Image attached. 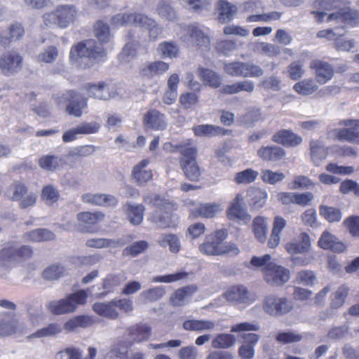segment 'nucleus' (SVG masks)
<instances>
[{
	"label": "nucleus",
	"instance_id": "13",
	"mask_svg": "<svg viewBox=\"0 0 359 359\" xmlns=\"http://www.w3.org/2000/svg\"><path fill=\"white\" fill-rule=\"evenodd\" d=\"M67 103L66 111L69 114L76 117H81L82 109L87 107V98L74 90H67L58 98V103Z\"/></svg>",
	"mask_w": 359,
	"mask_h": 359
},
{
	"label": "nucleus",
	"instance_id": "27",
	"mask_svg": "<svg viewBox=\"0 0 359 359\" xmlns=\"http://www.w3.org/2000/svg\"><path fill=\"white\" fill-rule=\"evenodd\" d=\"M82 200L85 203L104 207H114L118 204V200L114 196L107 194H86L83 195Z\"/></svg>",
	"mask_w": 359,
	"mask_h": 359
},
{
	"label": "nucleus",
	"instance_id": "54",
	"mask_svg": "<svg viewBox=\"0 0 359 359\" xmlns=\"http://www.w3.org/2000/svg\"><path fill=\"white\" fill-rule=\"evenodd\" d=\"M148 161L142 160L137 165H136L133 170V177L135 180H151L153 177L152 172L151 170L145 169Z\"/></svg>",
	"mask_w": 359,
	"mask_h": 359
},
{
	"label": "nucleus",
	"instance_id": "2",
	"mask_svg": "<svg viewBox=\"0 0 359 359\" xmlns=\"http://www.w3.org/2000/svg\"><path fill=\"white\" fill-rule=\"evenodd\" d=\"M227 236V230L224 229L212 231L208 234L204 241L199 245V251L203 255L208 256L237 255L240 252L237 245L231 242H224Z\"/></svg>",
	"mask_w": 359,
	"mask_h": 359
},
{
	"label": "nucleus",
	"instance_id": "46",
	"mask_svg": "<svg viewBox=\"0 0 359 359\" xmlns=\"http://www.w3.org/2000/svg\"><path fill=\"white\" fill-rule=\"evenodd\" d=\"M236 343V337L231 334H217L212 340V346L216 349H226Z\"/></svg>",
	"mask_w": 359,
	"mask_h": 359
},
{
	"label": "nucleus",
	"instance_id": "25",
	"mask_svg": "<svg viewBox=\"0 0 359 359\" xmlns=\"http://www.w3.org/2000/svg\"><path fill=\"white\" fill-rule=\"evenodd\" d=\"M188 33L191 38L192 44L202 50H208L210 49V39L196 25H189Z\"/></svg>",
	"mask_w": 359,
	"mask_h": 359
},
{
	"label": "nucleus",
	"instance_id": "38",
	"mask_svg": "<svg viewBox=\"0 0 359 359\" xmlns=\"http://www.w3.org/2000/svg\"><path fill=\"white\" fill-rule=\"evenodd\" d=\"M318 5L319 10L312 11V13L315 15L318 22H323L324 17L327 15L325 11L340 8L343 6V1L341 0H321Z\"/></svg>",
	"mask_w": 359,
	"mask_h": 359
},
{
	"label": "nucleus",
	"instance_id": "22",
	"mask_svg": "<svg viewBox=\"0 0 359 359\" xmlns=\"http://www.w3.org/2000/svg\"><path fill=\"white\" fill-rule=\"evenodd\" d=\"M243 344L238 348V355L242 359H252L255 355V346L259 336L255 333H244L241 335Z\"/></svg>",
	"mask_w": 359,
	"mask_h": 359
},
{
	"label": "nucleus",
	"instance_id": "62",
	"mask_svg": "<svg viewBox=\"0 0 359 359\" xmlns=\"http://www.w3.org/2000/svg\"><path fill=\"white\" fill-rule=\"evenodd\" d=\"M257 49L260 53L269 57L277 56L280 53V47L276 44L262 42L257 45Z\"/></svg>",
	"mask_w": 359,
	"mask_h": 359
},
{
	"label": "nucleus",
	"instance_id": "52",
	"mask_svg": "<svg viewBox=\"0 0 359 359\" xmlns=\"http://www.w3.org/2000/svg\"><path fill=\"white\" fill-rule=\"evenodd\" d=\"M303 339V336L295 332H280L276 336V341L281 344L297 343Z\"/></svg>",
	"mask_w": 359,
	"mask_h": 359
},
{
	"label": "nucleus",
	"instance_id": "41",
	"mask_svg": "<svg viewBox=\"0 0 359 359\" xmlns=\"http://www.w3.org/2000/svg\"><path fill=\"white\" fill-rule=\"evenodd\" d=\"M250 205L254 209H260L266 203L267 199L266 193L259 188H251L248 191Z\"/></svg>",
	"mask_w": 359,
	"mask_h": 359
},
{
	"label": "nucleus",
	"instance_id": "60",
	"mask_svg": "<svg viewBox=\"0 0 359 359\" xmlns=\"http://www.w3.org/2000/svg\"><path fill=\"white\" fill-rule=\"evenodd\" d=\"M148 248V243L145 241H140L135 242L131 245L126 248L123 251L124 256L130 255L132 257H136L138 255L142 253Z\"/></svg>",
	"mask_w": 359,
	"mask_h": 359
},
{
	"label": "nucleus",
	"instance_id": "51",
	"mask_svg": "<svg viewBox=\"0 0 359 359\" xmlns=\"http://www.w3.org/2000/svg\"><path fill=\"white\" fill-rule=\"evenodd\" d=\"M319 211L320 215L329 222H339L341 219V212L338 208L321 205Z\"/></svg>",
	"mask_w": 359,
	"mask_h": 359
},
{
	"label": "nucleus",
	"instance_id": "14",
	"mask_svg": "<svg viewBox=\"0 0 359 359\" xmlns=\"http://www.w3.org/2000/svg\"><path fill=\"white\" fill-rule=\"evenodd\" d=\"M105 215L100 212H81L76 218L83 233H94L99 231V224L104 220Z\"/></svg>",
	"mask_w": 359,
	"mask_h": 359
},
{
	"label": "nucleus",
	"instance_id": "9",
	"mask_svg": "<svg viewBox=\"0 0 359 359\" xmlns=\"http://www.w3.org/2000/svg\"><path fill=\"white\" fill-rule=\"evenodd\" d=\"M293 308L294 305L291 300L274 294L266 295L262 302L264 311L273 317L287 315L293 310Z\"/></svg>",
	"mask_w": 359,
	"mask_h": 359
},
{
	"label": "nucleus",
	"instance_id": "63",
	"mask_svg": "<svg viewBox=\"0 0 359 359\" xmlns=\"http://www.w3.org/2000/svg\"><path fill=\"white\" fill-rule=\"evenodd\" d=\"M64 272L65 269L62 266L53 264L43 271L42 276L46 280H53L60 278Z\"/></svg>",
	"mask_w": 359,
	"mask_h": 359
},
{
	"label": "nucleus",
	"instance_id": "33",
	"mask_svg": "<svg viewBox=\"0 0 359 359\" xmlns=\"http://www.w3.org/2000/svg\"><path fill=\"white\" fill-rule=\"evenodd\" d=\"M243 205V196L241 194H237L226 211L228 218L229 219H245L248 215Z\"/></svg>",
	"mask_w": 359,
	"mask_h": 359
},
{
	"label": "nucleus",
	"instance_id": "8",
	"mask_svg": "<svg viewBox=\"0 0 359 359\" xmlns=\"http://www.w3.org/2000/svg\"><path fill=\"white\" fill-rule=\"evenodd\" d=\"M78 16V9L73 5L58 6L54 11L43 15V22L46 26L57 25L66 28L74 22Z\"/></svg>",
	"mask_w": 359,
	"mask_h": 359
},
{
	"label": "nucleus",
	"instance_id": "39",
	"mask_svg": "<svg viewBox=\"0 0 359 359\" xmlns=\"http://www.w3.org/2000/svg\"><path fill=\"white\" fill-rule=\"evenodd\" d=\"M62 331L61 325L57 323H49L47 326L42 327L35 332L27 337L28 340H32L34 338H44L55 337L60 334Z\"/></svg>",
	"mask_w": 359,
	"mask_h": 359
},
{
	"label": "nucleus",
	"instance_id": "37",
	"mask_svg": "<svg viewBox=\"0 0 359 359\" xmlns=\"http://www.w3.org/2000/svg\"><path fill=\"white\" fill-rule=\"evenodd\" d=\"M2 316L3 318L0 320V336L6 337L15 334L18 327L15 315L4 312Z\"/></svg>",
	"mask_w": 359,
	"mask_h": 359
},
{
	"label": "nucleus",
	"instance_id": "17",
	"mask_svg": "<svg viewBox=\"0 0 359 359\" xmlns=\"http://www.w3.org/2000/svg\"><path fill=\"white\" fill-rule=\"evenodd\" d=\"M22 65V57L16 52H6L0 57V69L5 76H9L18 72Z\"/></svg>",
	"mask_w": 359,
	"mask_h": 359
},
{
	"label": "nucleus",
	"instance_id": "31",
	"mask_svg": "<svg viewBox=\"0 0 359 359\" xmlns=\"http://www.w3.org/2000/svg\"><path fill=\"white\" fill-rule=\"evenodd\" d=\"M95 320L91 316L86 315H79L69 319L63 325L67 332H72L78 328H86L92 326Z\"/></svg>",
	"mask_w": 359,
	"mask_h": 359
},
{
	"label": "nucleus",
	"instance_id": "5",
	"mask_svg": "<svg viewBox=\"0 0 359 359\" xmlns=\"http://www.w3.org/2000/svg\"><path fill=\"white\" fill-rule=\"evenodd\" d=\"M285 250L291 255H304V257H295L292 261L296 265L306 266L309 264L314 257L308 255L311 250V238L306 232H302L285 245Z\"/></svg>",
	"mask_w": 359,
	"mask_h": 359
},
{
	"label": "nucleus",
	"instance_id": "45",
	"mask_svg": "<svg viewBox=\"0 0 359 359\" xmlns=\"http://www.w3.org/2000/svg\"><path fill=\"white\" fill-rule=\"evenodd\" d=\"M25 239L32 242H43L55 238V234L46 229H37L25 234Z\"/></svg>",
	"mask_w": 359,
	"mask_h": 359
},
{
	"label": "nucleus",
	"instance_id": "43",
	"mask_svg": "<svg viewBox=\"0 0 359 359\" xmlns=\"http://www.w3.org/2000/svg\"><path fill=\"white\" fill-rule=\"evenodd\" d=\"M350 289L346 285H341L332 294L330 306L331 309H338L343 306L349 294Z\"/></svg>",
	"mask_w": 359,
	"mask_h": 359
},
{
	"label": "nucleus",
	"instance_id": "24",
	"mask_svg": "<svg viewBox=\"0 0 359 359\" xmlns=\"http://www.w3.org/2000/svg\"><path fill=\"white\" fill-rule=\"evenodd\" d=\"M85 89L88 96L95 99L107 100L114 96V93L110 90L105 82H100L97 84L88 83L85 86Z\"/></svg>",
	"mask_w": 359,
	"mask_h": 359
},
{
	"label": "nucleus",
	"instance_id": "42",
	"mask_svg": "<svg viewBox=\"0 0 359 359\" xmlns=\"http://www.w3.org/2000/svg\"><path fill=\"white\" fill-rule=\"evenodd\" d=\"M138 18L137 25L147 29L151 39H156L158 36L161 33V29L158 27L157 23L154 20L143 14H141L140 17Z\"/></svg>",
	"mask_w": 359,
	"mask_h": 359
},
{
	"label": "nucleus",
	"instance_id": "56",
	"mask_svg": "<svg viewBox=\"0 0 359 359\" xmlns=\"http://www.w3.org/2000/svg\"><path fill=\"white\" fill-rule=\"evenodd\" d=\"M95 36L101 43H107L110 39L109 27L102 20H98L94 27Z\"/></svg>",
	"mask_w": 359,
	"mask_h": 359
},
{
	"label": "nucleus",
	"instance_id": "12",
	"mask_svg": "<svg viewBox=\"0 0 359 359\" xmlns=\"http://www.w3.org/2000/svg\"><path fill=\"white\" fill-rule=\"evenodd\" d=\"M224 71L227 74L236 77H259L264 73L259 65L240 61L225 63Z\"/></svg>",
	"mask_w": 359,
	"mask_h": 359
},
{
	"label": "nucleus",
	"instance_id": "20",
	"mask_svg": "<svg viewBox=\"0 0 359 359\" xmlns=\"http://www.w3.org/2000/svg\"><path fill=\"white\" fill-rule=\"evenodd\" d=\"M144 126L154 130H164L168 126L165 116L156 109L148 111L143 117Z\"/></svg>",
	"mask_w": 359,
	"mask_h": 359
},
{
	"label": "nucleus",
	"instance_id": "50",
	"mask_svg": "<svg viewBox=\"0 0 359 359\" xmlns=\"http://www.w3.org/2000/svg\"><path fill=\"white\" fill-rule=\"evenodd\" d=\"M140 13H118L111 18V24L116 26L135 25H137L138 22V17H140Z\"/></svg>",
	"mask_w": 359,
	"mask_h": 359
},
{
	"label": "nucleus",
	"instance_id": "64",
	"mask_svg": "<svg viewBox=\"0 0 359 359\" xmlns=\"http://www.w3.org/2000/svg\"><path fill=\"white\" fill-rule=\"evenodd\" d=\"M352 236H359V216L352 215L343 222Z\"/></svg>",
	"mask_w": 359,
	"mask_h": 359
},
{
	"label": "nucleus",
	"instance_id": "55",
	"mask_svg": "<svg viewBox=\"0 0 359 359\" xmlns=\"http://www.w3.org/2000/svg\"><path fill=\"white\" fill-rule=\"evenodd\" d=\"M165 294V289L162 286L154 287L144 290L141 297L147 302H154L161 299Z\"/></svg>",
	"mask_w": 359,
	"mask_h": 359
},
{
	"label": "nucleus",
	"instance_id": "4",
	"mask_svg": "<svg viewBox=\"0 0 359 359\" xmlns=\"http://www.w3.org/2000/svg\"><path fill=\"white\" fill-rule=\"evenodd\" d=\"M105 56L103 47L97 44L93 39H86L74 45L69 52V58L77 61L79 59L86 60L88 66Z\"/></svg>",
	"mask_w": 359,
	"mask_h": 359
},
{
	"label": "nucleus",
	"instance_id": "28",
	"mask_svg": "<svg viewBox=\"0 0 359 359\" xmlns=\"http://www.w3.org/2000/svg\"><path fill=\"white\" fill-rule=\"evenodd\" d=\"M169 65L163 61L147 62L142 66L140 74L142 76L152 79L168 71Z\"/></svg>",
	"mask_w": 359,
	"mask_h": 359
},
{
	"label": "nucleus",
	"instance_id": "19",
	"mask_svg": "<svg viewBox=\"0 0 359 359\" xmlns=\"http://www.w3.org/2000/svg\"><path fill=\"white\" fill-rule=\"evenodd\" d=\"M11 199L19 201L20 208L25 209L35 205L37 196L35 193L29 191L24 184H19L13 187Z\"/></svg>",
	"mask_w": 359,
	"mask_h": 359
},
{
	"label": "nucleus",
	"instance_id": "16",
	"mask_svg": "<svg viewBox=\"0 0 359 359\" xmlns=\"http://www.w3.org/2000/svg\"><path fill=\"white\" fill-rule=\"evenodd\" d=\"M346 128L334 129L338 140L359 144V119H346L339 122Z\"/></svg>",
	"mask_w": 359,
	"mask_h": 359
},
{
	"label": "nucleus",
	"instance_id": "40",
	"mask_svg": "<svg viewBox=\"0 0 359 359\" xmlns=\"http://www.w3.org/2000/svg\"><path fill=\"white\" fill-rule=\"evenodd\" d=\"M219 16L218 20L221 23H225L233 20L237 13V7L230 4L226 1H219L218 3Z\"/></svg>",
	"mask_w": 359,
	"mask_h": 359
},
{
	"label": "nucleus",
	"instance_id": "26",
	"mask_svg": "<svg viewBox=\"0 0 359 359\" xmlns=\"http://www.w3.org/2000/svg\"><path fill=\"white\" fill-rule=\"evenodd\" d=\"M215 327V321L204 319H187L182 323V328L189 332L212 331Z\"/></svg>",
	"mask_w": 359,
	"mask_h": 359
},
{
	"label": "nucleus",
	"instance_id": "15",
	"mask_svg": "<svg viewBox=\"0 0 359 359\" xmlns=\"http://www.w3.org/2000/svg\"><path fill=\"white\" fill-rule=\"evenodd\" d=\"M262 271L265 280L269 284L282 285L290 278L289 270L274 262L268 263Z\"/></svg>",
	"mask_w": 359,
	"mask_h": 359
},
{
	"label": "nucleus",
	"instance_id": "21",
	"mask_svg": "<svg viewBox=\"0 0 359 359\" xmlns=\"http://www.w3.org/2000/svg\"><path fill=\"white\" fill-rule=\"evenodd\" d=\"M310 68L315 70L316 81L323 85L332 79L334 69L331 65L320 60H313L310 64Z\"/></svg>",
	"mask_w": 359,
	"mask_h": 359
},
{
	"label": "nucleus",
	"instance_id": "36",
	"mask_svg": "<svg viewBox=\"0 0 359 359\" xmlns=\"http://www.w3.org/2000/svg\"><path fill=\"white\" fill-rule=\"evenodd\" d=\"M128 42L122 49L121 53L118 55V60L121 62H129L132 59L136 56L135 47L139 45V41L135 39L131 32H129L128 35Z\"/></svg>",
	"mask_w": 359,
	"mask_h": 359
},
{
	"label": "nucleus",
	"instance_id": "29",
	"mask_svg": "<svg viewBox=\"0 0 359 359\" xmlns=\"http://www.w3.org/2000/svg\"><path fill=\"white\" fill-rule=\"evenodd\" d=\"M272 140L285 147H296L301 144L302 139L290 130H281L273 135Z\"/></svg>",
	"mask_w": 359,
	"mask_h": 359
},
{
	"label": "nucleus",
	"instance_id": "7",
	"mask_svg": "<svg viewBox=\"0 0 359 359\" xmlns=\"http://www.w3.org/2000/svg\"><path fill=\"white\" fill-rule=\"evenodd\" d=\"M87 298V292L84 290H80L67 295L66 298L50 302L47 309L53 315L73 313L79 305H83L86 303Z\"/></svg>",
	"mask_w": 359,
	"mask_h": 359
},
{
	"label": "nucleus",
	"instance_id": "58",
	"mask_svg": "<svg viewBox=\"0 0 359 359\" xmlns=\"http://www.w3.org/2000/svg\"><path fill=\"white\" fill-rule=\"evenodd\" d=\"M62 164V160L58 156L51 155L46 156L40 158V166L48 170H55Z\"/></svg>",
	"mask_w": 359,
	"mask_h": 359
},
{
	"label": "nucleus",
	"instance_id": "11",
	"mask_svg": "<svg viewBox=\"0 0 359 359\" xmlns=\"http://www.w3.org/2000/svg\"><path fill=\"white\" fill-rule=\"evenodd\" d=\"M224 298L235 306L243 308L252 304L256 300V294L251 292L243 285H234L230 286L223 294Z\"/></svg>",
	"mask_w": 359,
	"mask_h": 359
},
{
	"label": "nucleus",
	"instance_id": "61",
	"mask_svg": "<svg viewBox=\"0 0 359 359\" xmlns=\"http://www.w3.org/2000/svg\"><path fill=\"white\" fill-rule=\"evenodd\" d=\"M119 242L111 239L97 238H90L86 241V245L92 248H104L109 247H115Z\"/></svg>",
	"mask_w": 359,
	"mask_h": 359
},
{
	"label": "nucleus",
	"instance_id": "3",
	"mask_svg": "<svg viewBox=\"0 0 359 359\" xmlns=\"http://www.w3.org/2000/svg\"><path fill=\"white\" fill-rule=\"evenodd\" d=\"M144 201L154 209L151 216L154 222L159 223L163 228L170 226V220L177 209L176 203L158 194L147 196Z\"/></svg>",
	"mask_w": 359,
	"mask_h": 359
},
{
	"label": "nucleus",
	"instance_id": "47",
	"mask_svg": "<svg viewBox=\"0 0 359 359\" xmlns=\"http://www.w3.org/2000/svg\"><path fill=\"white\" fill-rule=\"evenodd\" d=\"M252 231L257 240L264 243L266 240L267 225L263 217H255L252 222Z\"/></svg>",
	"mask_w": 359,
	"mask_h": 359
},
{
	"label": "nucleus",
	"instance_id": "53",
	"mask_svg": "<svg viewBox=\"0 0 359 359\" xmlns=\"http://www.w3.org/2000/svg\"><path fill=\"white\" fill-rule=\"evenodd\" d=\"M122 283L118 274H109L102 280V288L106 294L114 292Z\"/></svg>",
	"mask_w": 359,
	"mask_h": 359
},
{
	"label": "nucleus",
	"instance_id": "59",
	"mask_svg": "<svg viewBox=\"0 0 359 359\" xmlns=\"http://www.w3.org/2000/svg\"><path fill=\"white\" fill-rule=\"evenodd\" d=\"M219 211V205L212 203L201 205L196 210L198 216L205 218H212Z\"/></svg>",
	"mask_w": 359,
	"mask_h": 359
},
{
	"label": "nucleus",
	"instance_id": "30",
	"mask_svg": "<svg viewBox=\"0 0 359 359\" xmlns=\"http://www.w3.org/2000/svg\"><path fill=\"white\" fill-rule=\"evenodd\" d=\"M196 74L206 86L217 88L222 85V79L221 76L212 69L198 67Z\"/></svg>",
	"mask_w": 359,
	"mask_h": 359
},
{
	"label": "nucleus",
	"instance_id": "6",
	"mask_svg": "<svg viewBox=\"0 0 359 359\" xmlns=\"http://www.w3.org/2000/svg\"><path fill=\"white\" fill-rule=\"evenodd\" d=\"M93 311L99 316L109 320H116L118 311L129 313L133 311V302L128 298L112 299L107 302H96L93 305Z\"/></svg>",
	"mask_w": 359,
	"mask_h": 359
},
{
	"label": "nucleus",
	"instance_id": "57",
	"mask_svg": "<svg viewBox=\"0 0 359 359\" xmlns=\"http://www.w3.org/2000/svg\"><path fill=\"white\" fill-rule=\"evenodd\" d=\"M158 50L162 57L173 58L177 56L178 47L175 43L164 41L159 44Z\"/></svg>",
	"mask_w": 359,
	"mask_h": 359
},
{
	"label": "nucleus",
	"instance_id": "35",
	"mask_svg": "<svg viewBox=\"0 0 359 359\" xmlns=\"http://www.w3.org/2000/svg\"><path fill=\"white\" fill-rule=\"evenodd\" d=\"M123 210L131 224L137 226L142 222L145 210L143 205L126 203L123 205Z\"/></svg>",
	"mask_w": 359,
	"mask_h": 359
},
{
	"label": "nucleus",
	"instance_id": "18",
	"mask_svg": "<svg viewBox=\"0 0 359 359\" xmlns=\"http://www.w3.org/2000/svg\"><path fill=\"white\" fill-rule=\"evenodd\" d=\"M327 22H334V24H343L339 25L341 29H344L345 25L351 27L359 23V12L354 10H340L338 12L328 15ZM341 32H344L341 30Z\"/></svg>",
	"mask_w": 359,
	"mask_h": 359
},
{
	"label": "nucleus",
	"instance_id": "44",
	"mask_svg": "<svg viewBox=\"0 0 359 359\" xmlns=\"http://www.w3.org/2000/svg\"><path fill=\"white\" fill-rule=\"evenodd\" d=\"M197 290V287L188 285L177 290L170 298V302L174 306H181L184 304L187 297H191Z\"/></svg>",
	"mask_w": 359,
	"mask_h": 359
},
{
	"label": "nucleus",
	"instance_id": "32",
	"mask_svg": "<svg viewBox=\"0 0 359 359\" xmlns=\"http://www.w3.org/2000/svg\"><path fill=\"white\" fill-rule=\"evenodd\" d=\"M257 156L266 161H278L285 156V151L278 146L262 147L257 150Z\"/></svg>",
	"mask_w": 359,
	"mask_h": 359
},
{
	"label": "nucleus",
	"instance_id": "23",
	"mask_svg": "<svg viewBox=\"0 0 359 359\" xmlns=\"http://www.w3.org/2000/svg\"><path fill=\"white\" fill-rule=\"evenodd\" d=\"M318 245L323 250H330L332 252L341 253L346 249L344 243L331 233L324 231L318 241Z\"/></svg>",
	"mask_w": 359,
	"mask_h": 359
},
{
	"label": "nucleus",
	"instance_id": "49",
	"mask_svg": "<svg viewBox=\"0 0 359 359\" xmlns=\"http://www.w3.org/2000/svg\"><path fill=\"white\" fill-rule=\"evenodd\" d=\"M318 86L312 79H306L294 85V90L302 95H309L318 90Z\"/></svg>",
	"mask_w": 359,
	"mask_h": 359
},
{
	"label": "nucleus",
	"instance_id": "10",
	"mask_svg": "<svg viewBox=\"0 0 359 359\" xmlns=\"http://www.w3.org/2000/svg\"><path fill=\"white\" fill-rule=\"evenodd\" d=\"M32 256L33 250L29 245L15 248L13 244H8L0 250V263L8 266L13 263L27 261Z\"/></svg>",
	"mask_w": 359,
	"mask_h": 359
},
{
	"label": "nucleus",
	"instance_id": "34",
	"mask_svg": "<svg viewBox=\"0 0 359 359\" xmlns=\"http://www.w3.org/2000/svg\"><path fill=\"white\" fill-rule=\"evenodd\" d=\"M311 159L316 165H319L327 155V149L320 140H311L309 142Z\"/></svg>",
	"mask_w": 359,
	"mask_h": 359
},
{
	"label": "nucleus",
	"instance_id": "1",
	"mask_svg": "<svg viewBox=\"0 0 359 359\" xmlns=\"http://www.w3.org/2000/svg\"><path fill=\"white\" fill-rule=\"evenodd\" d=\"M130 342L119 341L111 350V354L118 359H146V353L140 350H132L135 343L148 341L152 334V327L148 323H137L128 326L126 330Z\"/></svg>",
	"mask_w": 359,
	"mask_h": 359
},
{
	"label": "nucleus",
	"instance_id": "48",
	"mask_svg": "<svg viewBox=\"0 0 359 359\" xmlns=\"http://www.w3.org/2000/svg\"><path fill=\"white\" fill-rule=\"evenodd\" d=\"M197 136L212 137L217 135H224L227 130L212 125H198L193 128Z\"/></svg>",
	"mask_w": 359,
	"mask_h": 359
}]
</instances>
